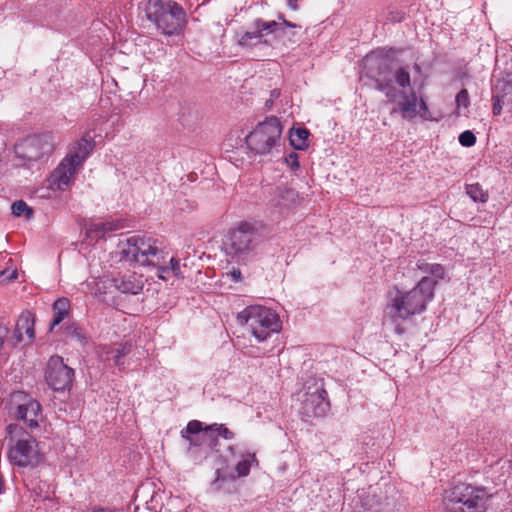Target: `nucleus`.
Masks as SVG:
<instances>
[{
    "instance_id": "f257e3e1",
    "label": "nucleus",
    "mask_w": 512,
    "mask_h": 512,
    "mask_svg": "<svg viewBox=\"0 0 512 512\" xmlns=\"http://www.w3.org/2000/svg\"><path fill=\"white\" fill-rule=\"evenodd\" d=\"M367 64H378L379 72L375 79L376 89L384 93L390 102H398L399 110L404 119H413L421 116L429 119V110L426 102L418 98L411 86V77L407 68L399 67L388 71L387 62L378 60L374 54L365 59Z\"/></svg>"
},
{
    "instance_id": "f03ea898",
    "label": "nucleus",
    "mask_w": 512,
    "mask_h": 512,
    "mask_svg": "<svg viewBox=\"0 0 512 512\" xmlns=\"http://www.w3.org/2000/svg\"><path fill=\"white\" fill-rule=\"evenodd\" d=\"M435 286L436 280L424 276L410 291L398 292L387 305L389 317L397 322L424 312L434 297Z\"/></svg>"
},
{
    "instance_id": "7ed1b4c3",
    "label": "nucleus",
    "mask_w": 512,
    "mask_h": 512,
    "mask_svg": "<svg viewBox=\"0 0 512 512\" xmlns=\"http://www.w3.org/2000/svg\"><path fill=\"white\" fill-rule=\"evenodd\" d=\"M8 459L18 467H35L42 459L37 440L19 424L6 427Z\"/></svg>"
},
{
    "instance_id": "20e7f679",
    "label": "nucleus",
    "mask_w": 512,
    "mask_h": 512,
    "mask_svg": "<svg viewBox=\"0 0 512 512\" xmlns=\"http://www.w3.org/2000/svg\"><path fill=\"white\" fill-rule=\"evenodd\" d=\"M145 12L147 19L167 36L179 34L186 24L185 11L172 0H149Z\"/></svg>"
},
{
    "instance_id": "39448f33",
    "label": "nucleus",
    "mask_w": 512,
    "mask_h": 512,
    "mask_svg": "<svg viewBox=\"0 0 512 512\" xmlns=\"http://www.w3.org/2000/svg\"><path fill=\"white\" fill-rule=\"evenodd\" d=\"M258 237L257 224L242 221L228 231L223 242V251L232 261L243 262L255 250L258 244Z\"/></svg>"
},
{
    "instance_id": "423d86ee",
    "label": "nucleus",
    "mask_w": 512,
    "mask_h": 512,
    "mask_svg": "<svg viewBox=\"0 0 512 512\" xmlns=\"http://www.w3.org/2000/svg\"><path fill=\"white\" fill-rule=\"evenodd\" d=\"M487 498L484 489L459 483L445 491L443 503L447 512H484Z\"/></svg>"
},
{
    "instance_id": "0eeeda50",
    "label": "nucleus",
    "mask_w": 512,
    "mask_h": 512,
    "mask_svg": "<svg viewBox=\"0 0 512 512\" xmlns=\"http://www.w3.org/2000/svg\"><path fill=\"white\" fill-rule=\"evenodd\" d=\"M237 321L239 324L247 326L259 342L281 330L279 316L273 310L260 305L246 307L238 313Z\"/></svg>"
},
{
    "instance_id": "6e6552de",
    "label": "nucleus",
    "mask_w": 512,
    "mask_h": 512,
    "mask_svg": "<svg viewBox=\"0 0 512 512\" xmlns=\"http://www.w3.org/2000/svg\"><path fill=\"white\" fill-rule=\"evenodd\" d=\"M122 258L141 266L159 265L164 258V250L151 237L134 235L129 237L121 249Z\"/></svg>"
},
{
    "instance_id": "1a4fd4ad",
    "label": "nucleus",
    "mask_w": 512,
    "mask_h": 512,
    "mask_svg": "<svg viewBox=\"0 0 512 512\" xmlns=\"http://www.w3.org/2000/svg\"><path fill=\"white\" fill-rule=\"evenodd\" d=\"M282 125L277 117H267L246 136L247 147L257 155H267L280 145Z\"/></svg>"
},
{
    "instance_id": "9d476101",
    "label": "nucleus",
    "mask_w": 512,
    "mask_h": 512,
    "mask_svg": "<svg viewBox=\"0 0 512 512\" xmlns=\"http://www.w3.org/2000/svg\"><path fill=\"white\" fill-rule=\"evenodd\" d=\"M285 27H296L287 21L276 22L256 19L251 30L244 32L238 39V44L242 47L251 48L259 44L270 43V37H280L284 33Z\"/></svg>"
},
{
    "instance_id": "9b49d317",
    "label": "nucleus",
    "mask_w": 512,
    "mask_h": 512,
    "mask_svg": "<svg viewBox=\"0 0 512 512\" xmlns=\"http://www.w3.org/2000/svg\"><path fill=\"white\" fill-rule=\"evenodd\" d=\"M46 382L55 391L69 389L74 377V370L68 367L60 356L50 357L46 369Z\"/></svg>"
},
{
    "instance_id": "f8f14e48",
    "label": "nucleus",
    "mask_w": 512,
    "mask_h": 512,
    "mask_svg": "<svg viewBox=\"0 0 512 512\" xmlns=\"http://www.w3.org/2000/svg\"><path fill=\"white\" fill-rule=\"evenodd\" d=\"M330 408L327 399V392L322 385L315 384L314 387H308L303 400V409L309 416L322 417Z\"/></svg>"
},
{
    "instance_id": "ddd939ff",
    "label": "nucleus",
    "mask_w": 512,
    "mask_h": 512,
    "mask_svg": "<svg viewBox=\"0 0 512 512\" xmlns=\"http://www.w3.org/2000/svg\"><path fill=\"white\" fill-rule=\"evenodd\" d=\"M23 156L30 161H36L52 153L54 149L53 136L41 134L28 137L22 144Z\"/></svg>"
},
{
    "instance_id": "4468645a",
    "label": "nucleus",
    "mask_w": 512,
    "mask_h": 512,
    "mask_svg": "<svg viewBox=\"0 0 512 512\" xmlns=\"http://www.w3.org/2000/svg\"><path fill=\"white\" fill-rule=\"evenodd\" d=\"M78 166L65 158L50 177L52 188L64 190L72 181Z\"/></svg>"
},
{
    "instance_id": "2eb2a0df",
    "label": "nucleus",
    "mask_w": 512,
    "mask_h": 512,
    "mask_svg": "<svg viewBox=\"0 0 512 512\" xmlns=\"http://www.w3.org/2000/svg\"><path fill=\"white\" fill-rule=\"evenodd\" d=\"M16 417L27 424L31 429L38 427L42 417L41 406L36 400H28L17 407Z\"/></svg>"
},
{
    "instance_id": "dca6fc26",
    "label": "nucleus",
    "mask_w": 512,
    "mask_h": 512,
    "mask_svg": "<svg viewBox=\"0 0 512 512\" xmlns=\"http://www.w3.org/2000/svg\"><path fill=\"white\" fill-rule=\"evenodd\" d=\"M34 323V315L30 311L25 310L19 315L14 329V337L17 342L24 341L25 337L29 342L34 339Z\"/></svg>"
},
{
    "instance_id": "f3484780",
    "label": "nucleus",
    "mask_w": 512,
    "mask_h": 512,
    "mask_svg": "<svg viewBox=\"0 0 512 512\" xmlns=\"http://www.w3.org/2000/svg\"><path fill=\"white\" fill-rule=\"evenodd\" d=\"M204 432L205 426L198 420L190 421L186 428L181 431L182 438L189 443V447L187 449L188 453H193V447L201 446L207 441V437H203Z\"/></svg>"
},
{
    "instance_id": "a211bd4d",
    "label": "nucleus",
    "mask_w": 512,
    "mask_h": 512,
    "mask_svg": "<svg viewBox=\"0 0 512 512\" xmlns=\"http://www.w3.org/2000/svg\"><path fill=\"white\" fill-rule=\"evenodd\" d=\"M131 351V345L128 342L103 345L100 347L99 355L104 361H113L118 367L123 365L122 359Z\"/></svg>"
},
{
    "instance_id": "6ab92c4d",
    "label": "nucleus",
    "mask_w": 512,
    "mask_h": 512,
    "mask_svg": "<svg viewBox=\"0 0 512 512\" xmlns=\"http://www.w3.org/2000/svg\"><path fill=\"white\" fill-rule=\"evenodd\" d=\"M113 281L115 287L122 293L138 294L143 288L142 277L135 273L123 275Z\"/></svg>"
},
{
    "instance_id": "aec40b11",
    "label": "nucleus",
    "mask_w": 512,
    "mask_h": 512,
    "mask_svg": "<svg viewBox=\"0 0 512 512\" xmlns=\"http://www.w3.org/2000/svg\"><path fill=\"white\" fill-rule=\"evenodd\" d=\"M93 147L94 143L92 139L83 137L76 143L66 158L79 167L92 151Z\"/></svg>"
},
{
    "instance_id": "412c9836",
    "label": "nucleus",
    "mask_w": 512,
    "mask_h": 512,
    "mask_svg": "<svg viewBox=\"0 0 512 512\" xmlns=\"http://www.w3.org/2000/svg\"><path fill=\"white\" fill-rule=\"evenodd\" d=\"M220 436L226 440H231L234 437L232 431H230L224 424L214 423L212 425H205V432L203 437H207L208 446L215 445L217 437Z\"/></svg>"
},
{
    "instance_id": "4be33fe9",
    "label": "nucleus",
    "mask_w": 512,
    "mask_h": 512,
    "mask_svg": "<svg viewBox=\"0 0 512 512\" xmlns=\"http://www.w3.org/2000/svg\"><path fill=\"white\" fill-rule=\"evenodd\" d=\"M416 268L421 273L430 275L432 280H436V284L445 276V269L441 264L429 263L424 259L417 261Z\"/></svg>"
},
{
    "instance_id": "5701e85b",
    "label": "nucleus",
    "mask_w": 512,
    "mask_h": 512,
    "mask_svg": "<svg viewBox=\"0 0 512 512\" xmlns=\"http://www.w3.org/2000/svg\"><path fill=\"white\" fill-rule=\"evenodd\" d=\"M70 302L67 298H59L53 304L54 318L50 325V330L59 325L69 314Z\"/></svg>"
},
{
    "instance_id": "b1692460",
    "label": "nucleus",
    "mask_w": 512,
    "mask_h": 512,
    "mask_svg": "<svg viewBox=\"0 0 512 512\" xmlns=\"http://www.w3.org/2000/svg\"><path fill=\"white\" fill-rule=\"evenodd\" d=\"M309 131L305 128H293L290 131L289 140L291 146L297 150H305L309 146Z\"/></svg>"
},
{
    "instance_id": "393cba45",
    "label": "nucleus",
    "mask_w": 512,
    "mask_h": 512,
    "mask_svg": "<svg viewBox=\"0 0 512 512\" xmlns=\"http://www.w3.org/2000/svg\"><path fill=\"white\" fill-rule=\"evenodd\" d=\"M258 465V460L254 453H247L236 465V472L239 477H245L249 474L252 465Z\"/></svg>"
},
{
    "instance_id": "a878e982",
    "label": "nucleus",
    "mask_w": 512,
    "mask_h": 512,
    "mask_svg": "<svg viewBox=\"0 0 512 512\" xmlns=\"http://www.w3.org/2000/svg\"><path fill=\"white\" fill-rule=\"evenodd\" d=\"M275 198L273 199L274 205L286 206L288 201H292L296 193L292 189L277 187L274 191Z\"/></svg>"
},
{
    "instance_id": "bb28decb",
    "label": "nucleus",
    "mask_w": 512,
    "mask_h": 512,
    "mask_svg": "<svg viewBox=\"0 0 512 512\" xmlns=\"http://www.w3.org/2000/svg\"><path fill=\"white\" fill-rule=\"evenodd\" d=\"M466 193L475 202L485 203L488 199L487 192L478 183L467 185Z\"/></svg>"
},
{
    "instance_id": "cd10ccee",
    "label": "nucleus",
    "mask_w": 512,
    "mask_h": 512,
    "mask_svg": "<svg viewBox=\"0 0 512 512\" xmlns=\"http://www.w3.org/2000/svg\"><path fill=\"white\" fill-rule=\"evenodd\" d=\"M65 334L66 337L76 341L80 345H84L87 342L83 330L75 323H72L66 327Z\"/></svg>"
},
{
    "instance_id": "c85d7f7f",
    "label": "nucleus",
    "mask_w": 512,
    "mask_h": 512,
    "mask_svg": "<svg viewBox=\"0 0 512 512\" xmlns=\"http://www.w3.org/2000/svg\"><path fill=\"white\" fill-rule=\"evenodd\" d=\"M119 225L114 222H98L93 223L90 226L91 232H97L99 235L104 236L107 232L116 231L119 229Z\"/></svg>"
},
{
    "instance_id": "c756f323",
    "label": "nucleus",
    "mask_w": 512,
    "mask_h": 512,
    "mask_svg": "<svg viewBox=\"0 0 512 512\" xmlns=\"http://www.w3.org/2000/svg\"><path fill=\"white\" fill-rule=\"evenodd\" d=\"M11 210L13 215L17 217L25 216L29 219L33 215V210L22 200L14 202L11 206Z\"/></svg>"
},
{
    "instance_id": "7c9ffc66",
    "label": "nucleus",
    "mask_w": 512,
    "mask_h": 512,
    "mask_svg": "<svg viewBox=\"0 0 512 512\" xmlns=\"http://www.w3.org/2000/svg\"><path fill=\"white\" fill-rule=\"evenodd\" d=\"M169 265H166V267H162L161 273L163 272H171V274L177 278H183L181 269H180V263L179 260L171 257L169 260H167Z\"/></svg>"
},
{
    "instance_id": "2f4dec72",
    "label": "nucleus",
    "mask_w": 512,
    "mask_h": 512,
    "mask_svg": "<svg viewBox=\"0 0 512 512\" xmlns=\"http://www.w3.org/2000/svg\"><path fill=\"white\" fill-rule=\"evenodd\" d=\"M284 161L286 165L294 172L299 170L300 164H299V156L295 152L289 153L287 156H285Z\"/></svg>"
},
{
    "instance_id": "473e14b6",
    "label": "nucleus",
    "mask_w": 512,
    "mask_h": 512,
    "mask_svg": "<svg viewBox=\"0 0 512 512\" xmlns=\"http://www.w3.org/2000/svg\"><path fill=\"white\" fill-rule=\"evenodd\" d=\"M459 142L462 146L470 147L475 144L476 137L471 131H464L459 136Z\"/></svg>"
},
{
    "instance_id": "72a5a7b5",
    "label": "nucleus",
    "mask_w": 512,
    "mask_h": 512,
    "mask_svg": "<svg viewBox=\"0 0 512 512\" xmlns=\"http://www.w3.org/2000/svg\"><path fill=\"white\" fill-rule=\"evenodd\" d=\"M455 102H456L457 108H461V107L467 108L470 104L468 91L466 89H462L456 95Z\"/></svg>"
},
{
    "instance_id": "f704fd0d",
    "label": "nucleus",
    "mask_w": 512,
    "mask_h": 512,
    "mask_svg": "<svg viewBox=\"0 0 512 512\" xmlns=\"http://www.w3.org/2000/svg\"><path fill=\"white\" fill-rule=\"evenodd\" d=\"M166 263H167V253L164 251L163 261L159 265H150V267L157 268L158 278L163 280V281H167L168 280V275L171 274V272H163V273H161V269H162V267H166Z\"/></svg>"
},
{
    "instance_id": "c9c22d12",
    "label": "nucleus",
    "mask_w": 512,
    "mask_h": 512,
    "mask_svg": "<svg viewBox=\"0 0 512 512\" xmlns=\"http://www.w3.org/2000/svg\"><path fill=\"white\" fill-rule=\"evenodd\" d=\"M493 101V113L495 115H499L501 113L502 105L504 103L503 97L495 93L493 94Z\"/></svg>"
},
{
    "instance_id": "e433bc0d",
    "label": "nucleus",
    "mask_w": 512,
    "mask_h": 512,
    "mask_svg": "<svg viewBox=\"0 0 512 512\" xmlns=\"http://www.w3.org/2000/svg\"><path fill=\"white\" fill-rule=\"evenodd\" d=\"M18 276V273H17V270L16 269H6L2 272H0V279L1 281H4V280H8V281H13L17 278Z\"/></svg>"
},
{
    "instance_id": "4c0bfd02",
    "label": "nucleus",
    "mask_w": 512,
    "mask_h": 512,
    "mask_svg": "<svg viewBox=\"0 0 512 512\" xmlns=\"http://www.w3.org/2000/svg\"><path fill=\"white\" fill-rule=\"evenodd\" d=\"M217 477L214 481L211 483V490L212 491H219L222 489V483L226 481L224 477H220L219 470L216 471Z\"/></svg>"
},
{
    "instance_id": "58836bf2",
    "label": "nucleus",
    "mask_w": 512,
    "mask_h": 512,
    "mask_svg": "<svg viewBox=\"0 0 512 512\" xmlns=\"http://www.w3.org/2000/svg\"><path fill=\"white\" fill-rule=\"evenodd\" d=\"M227 277L233 282H239L242 279L241 271L238 268H233L229 273H227Z\"/></svg>"
},
{
    "instance_id": "ea45409f",
    "label": "nucleus",
    "mask_w": 512,
    "mask_h": 512,
    "mask_svg": "<svg viewBox=\"0 0 512 512\" xmlns=\"http://www.w3.org/2000/svg\"><path fill=\"white\" fill-rule=\"evenodd\" d=\"M6 334H7L6 328L0 326V349L2 348V346L4 344V339L6 337Z\"/></svg>"
},
{
    "instance_id": "a19ab883",
    "label": "nucleus",
    "mask_w": 512,
    "mask_h": 512,
    "mask_svg": "<svg viewBox=\"0 0 512 512\" xmlns=\"http://www.w3.org/2000/svg\"><path fill=\"white\" fill-rule=\"evenodd\" d=\"M288 5L291 9L296 10L297 9V0H287Z\"/></svg>"
},
{
    "instance_id": "79ce46f5",
    "label": "nucleus",
    "mask_w": 512,
    "mask_h": 512,
    "mask_svg": "<svg viewBox=\"0 0 512 512\" xmlns=\"http://www.w3.org/2000/svg\"><path fill=\"white\" fill-rule=\"evenodd\" d=\"M4 492V480L2 476L0 475V494Z\"/></svg>"
},
{
    "instance_id": "37998d69",
    "label": "nucleus",
    "mask_w": 512,
    "mask_h": 512,
    "mask_svg": "<svg viewBox=\"0 0 512 512\" xmlns=\"http://www.w3.org/2000/svg\"><path fill=\"white\" fill-rule=\"evenodd\" d=\"M395 331L398 334H403L404 333V329L400 325H398V324L396 325Z\"/></svg>"
},
{
    "instance_id": "c03bdc74",
    "label": "nucleus",
    "mask_w": 512,
    "mask_h": 512,
    "mask_svg": "<svg viewBox=\"0 0 512 512\" xmlns=\"http://www.w3.org/2000/svg\"><path fill=\"white\" fill-rule=\"evenodd\" d=\"M510 475H512V459L509 461Z\"/></svg>"
}]
</instances>
